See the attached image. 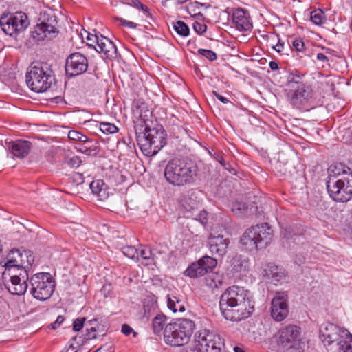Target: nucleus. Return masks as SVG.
<instances>
[{
  "label": "nucleus",
  "instance_id": "aec40b11",
  "mask_svg": "<svg viewBox=\"0 0 352 352\" xmlns=\"http://www.w3.org/2000/svg\"><path fill=\"white\" fill-rule=\"evenodd\" d=\"M232 23L239 31H248L252 28L250 14L243 9H237L233 12Z\"/></svg>",
  "mask_w": 352,
  "mask_h": 352
},
{
  "label": "nucleus",
  "instance_id": "e2e57ef3",
  "mask_svg": "<svg viewBox=\"0 0 352 352\" xmlns=\"http://www.w3.org/2000/svg\"><path fill=\"white\" fill-rule=\"evenodd\" d=\"M300 78H301V77L299 75H295V76L293 75L292 77L290 79V81L291 82H294L297 83L299 85L300 84H301L300 82Z\"/></svg>",
  "mask_w": 352,
  "mask_h": 352
},
{
  "label": "nucleus",
  "instance_id": "49530a36",
  "mask_svg": "<svg viewBox=\"0 0 352 352\" xmlns=\"http://www.w3.org/2000/svg\"><path fill=\"white\" fill-rule=\"evenodd\" d=\"M85 320L86 318L85 317L76 319L73 322V330L75 331H79L81 330L84 326Z\"/></svg>",
  "mask_w": 352,
  "mask_h": 352
},
{
  "label": "nucleus",
  "instance_id": "39448f33",
  "mask_svg": "<svg viewBox=\"0 0 352 352\" xmlns=\"http://www.w3.org/2000/svg\"><path fill=\"white\" fill-rule=\"evenodd\" d=\"M273 231L267 223L256 225L248 229L241 238V243L249 250L265 248L272 241Z\"/></svg>",
  "mask_w": 352,
  "mask_h": 352
},
{
  "label": "nucleus",
  "instance_id": "c756f323",
  "mask_svg": "<svg viewBox=\"0 0 352 352\" xmlns=\"http://www.w3.org/2000/svg\"><path fill=\"white\" fill-rule=\"evenodd\" d=\"M233 270L236 272L246 271L249 268V260L241 255L235 256L232 260Z\"/></svg>",
  "mask_w": 352,
  "mask_h": 352
},
{
  "label": "nucleus",
  "instance_id": "b1692460",
  "mask_svg": "<svg viewBox=\"0 0 352 352\" xmlns=\"http://www.w3.org/2000/svg\"><path fill=\"white\" fill-rule=\"evenodd\" d=\"M32 148V143L29 141L19 140L12 142L11 151L13 155L19 158L25 157Z\"/></svg>",
  "mask_w": 352,
  "mask_h": 352
},
{
  "label": "nucleus",
  "instance_id": "2eb2a0df",
  "mask_svg": "<svg viewBox=\"0 0 352 352\" xmlns=\"http://www.w3.org/2000/svg\"><path fill=\"white\" fill-rule=\"evenodd\" d=\"M230 239L215 230L208 236L207 245L213 256H223L228 250Z\"/></svg>",
  "mask_w": 352,
  "mask_h": 352
},
{
  "label": "nucleus",
  "instance_id": "37998d69",
  "mask_svg": "<svg viewBox=\"0 0 352 352\" xmlns=\"http://www.w3.org/2000/svg\"><path fill=\"white\" fill-rule=\"evenodd\" d=\"M198 53L210 61L214 60L217 58L216 53L210 50L199 49Z\"/></svg>",
  "mask_w": 352,
  "mask_h": 352
},
{
  "label": "nucleus",
  "instance_id": "1a4fd4ad",
  "mask_svg": "<svg viewBox=\"0 0 352 352\" xmlns=\"http://www.w3.org/2000/svg\"><path fill=\"white\" fill-rule=\"evenodd\" d=\"M58 33V21L55 12L52 10L41 12L38 23L32 32V38L36 41L51 40Z\"/></svg>",
  "mask_w": 352,
  "mask_h": 352
},
{
  "label": "nucleus",
  "instance_id": "f704fd0d",
  "mask_svg": "<svg viewBox=\"0 0 352 352\" xmlns=\"http://www.w3.org/2000/svg\"><path fill=\"white\" fill-rule=\"evenodd\" d=\"M157 309V301L153 299L146 300L144 303V316L147 318L154 314Z\"/></svg>",
  "mask_w": 352,
  "mask_h": 352
},
{
  "label": "nucleus",
  "instance_id": "8fccbe9b",
  "mask_svg": "<svg viewBox=\"0 0 352 352\" xmlns=\"http://www.w3.org/2000/svg\"><path fill=\"white\" fill-rule=\"evenodd\" d=\"M87 333L86 334L84 339L89 340H91V339H95L96 338V330L94 327H91L90 329H87Z\"/></svg>",
  "mask_w": 352,
  "mask_h": 352
},
{
  "label": "nucleus",
  "instance_id": "4d7b16f0",
  "mask_svg": "<svg viewBox=\"0 0 352 352\" xmlns=\"http://www.w3.org/2000/svg\"><path fill=\"white\" fill-rule=\"evenodd\" d=\"M316 58L322 62V63H328V62L329 61V58L328 56H327L324 54L323 53H318L316 55Z\"/></svg>",
  "mask_w": 352,
  "mask_h": 352
},
{
  "label": "nucleus",
  "instance_id": "c9c22d12",
  "mask_svg": "<svg viewBox=\"0 0 352 352\" xmlns=\"http://www.w3.org/2000/svg\"><path fill=\"white\" fill-rule=\"evenodd\" d=\"M68 138L71 140L78 141L83 143H91L92 140L79 131L72 130L68 133Z\"/></svg>",
  "mask_w": 352,
  "mask_h": 352
},
{
  "label": "nucleus",
  "instance_id": "bb28decb",
  "mask_svg": "<svg viewBox=\"0 0 352 352\" xmlns=\"http://www.w3.org/2000/svg\"><path fill=\"white\" fill-rule=\"evenodd\" d=\"M167 306L170 310L176 313L177 311L182 313L185 311L184 304L179 298L175 294H168L166 296Z\"/></svg>",
  "mask_w": 352,
  "mask_h": 352
},
{
  "label": "nucleus",
  "instance_id": "680f3d73",
  "mask_svg": "<svg viewBox=\"0 0 352 352\" xmlns=\"http://www.w3.org/2000/svg\"><path fill=\"white\" fill-rule=\"evenodd\" d=\"M283 234L284 238H285V239H289L292 238V234L291 228H286L283 232Z\"/></svg>",
  "mask_w": 352,
  "mask_h": 352
},
{
  "label": "nucleus",
  "instance_id": "cd10ccee",
  "mask_svg": "<svg viewBox=\"0 0 352 352\" xmlns=\"http://www.w3.org/2000/svg\"><path fill=\"white\" fill-rule=\"evenodd\" d=\"M223 275L217 272L207 273L204 278V282L207 287L214 289L219 288L223 284Z\"/></svg>",
  "mask_w": 352,
  "mask_h": 352
},
{
  "label": "nucleus",
  "instance_id": "2f4dec72",
  "mask_svg": "<svg viewBox=\"0 0 352 352\" xmlns=\"http://www.w3.org/2000/svg\"><path fill=\"white\" fill-rule=\"evenodd\" d=\"M311 21L317 25H321L326 23L327 16L321 9L313 10L310 14Z\"/></svg>",
  "mask_w": 352,
  "mask_h": 352
},
{
  "label": "nucleus",
  "instance_id": "e433bc0d",
  "mask_svg": "<svg viewBox=\"0 0 352 352\" xmlns=\"http://www.w3.org/2000/svg\"><path fill=\"white\" fill-rule=\"evenodd\" d=\"M140 256H141L145 261V265H149L153 261H154V257L153 256L152 250L149 247H142L139 253V257Z\"/></svg>",
  "mask_w": 352,
  "mask_h": 352
},
{
  "label": "nucleus",
  "instance_id": "ea45409f",
  "mask_svg": "<svg viewBox=\"0 0 352 352\" xmlns=\"http://www.w3.org/2000/svg\"><path fill=\"white\" fill-rule=\"evenodd\" d=\"M173 28L178 34L182 36H186L189 34V28L184 21H178L174 23Z\"/></svg>",
  "mask_w": 352,
  "mask_h": 352
},
{
  "label": "nucleus",
  "instance_id": "864d4df0",
  "mask_svg": "<svg viewBox=\"0 0 352 352\" xmlns=\"http://www.w3.org/2000/svg\"><path fill=\"white\" fill-rule=\"evenodd\" d=\"M95 352H113L111 345L105 344L98 349Z\"/></svg>",
  "mask_w": 352,
  "mask_h": 352
},
{
  "label": "nucleus",
  "instance_id": "58836bf2",
  "mask_svg": "<svg viewBox=\"0 0 352 352\" xmlns=\"http://www.w3.org/2000/svg\"><path fill=\"white\" fill-rule=\"evenodd\" d=\"M122 253L127 257L138 261L139 252L138 249L133 245H126L122 248Z\"/></svg>",
  "mask_w": 352,
  "mask_h": 352
},
{
  "label": "nucleus",
  "instance_id": "774afa93",
  "mask_svg": "<svg viewBox=\"0 0 352 352\" xmlns=\"http://www.w3.org/2000/svg\"><path fill=\"white\" fill-rule=\"evenodd\" d=\"M89 150H90V146L88 147V146H82L81 148H80L78 149L79 151L83 153H86Z\"/></svg>",
  "mask_w": 352,
  "mask_h": 352
},
{
  "label": "nucleus",
  "instance_id": "7c9ffc66",
  "mask_svg": "<svg viewBox=\"0 0 352 352\" xmlns=\"http://www.w3.org/2000/svg\"><path fill=\"white\" fill-rule=\"evenodd\" d=\"M167 322V317L163 314H157L153 319L152 322L153 330L155 334H159L165 329V324Z\"/></svg>",
  "mask_w": 352,
  "mask_h": 352
},
{
  "label": "nucleus",
  "instance_id": "052dcab7",
  "mask_svg": "<svg viewBox=\"0 0 352 352\" xmlns=\"http://www.w3.org/2000/svg\"><path fill=\"white\" fill-rule=\"evenodd\" d=\"M95 36H98L97 34H91L90 33H88L87 35V41H89L87 43V45H89V43H93L94 45H96V40L95 38Z\"/></svg>",
  "mask_w": 352,
  "mask_h": 352
},
{
  "label": "nucleus",
  "instance_id": "de8ad7c7",
  "mask_svg": "<svg viewBox=\"0 0 352 352\" xmlns=\"http://www.w3.org/2000/svg\"><path fill=\"white\" fill-rule=\"evenodd\" d=\"M81 162L82 161L80 158L78 156H74L66 162L67 165L72 168L78 167Z\"/></svg>",
  "mask_w": 352,
  "mask_h": 352
},
{
  "label": "nucleus",
  "instance_id": "423d86ee",
  "mask_svg": "<svg viewBox=\"0 0 352 352\" xmlns=\"http://www.w3.org/2000/svg\"><path fill=\"white\" fill-rule=\"evenodd\" d=\"M194 328V322L186 318L167 324L164 331V340L171 346H182L190 340Z\"/></svg>",
  "mask_w": 352,
  "mask_h": 352
},
{
  "label": "nucleus",
  "instance_id": "f03ea898",
  "mask_svg": "<svg viewBox=\"0 0 352 352\" xmlns=\"http://www.w3.org/2000/svg\"><path fill=\"white\" fill-rule=\"evenodd\" d=\"M199 168L195 162L173 159L164 169L166 181L174 186H183L195 183L199 179Z\"/></svg>",
  "mask_w": 352,
  "mask_h": 352
},
{
  "label": "nucleus",
  "instance_id": "7ed1b4c3",
  "mask_svg": "<svg viewBox=\"0 0 352 352\" xmlns=\"http://www.w3.org/2000/svg\"><path fill=\"white\" fill-rule=\"evenodd\" d=\"M144 123L143 131L135 129L136 140L143 154L152 157L166 144V133L162 126L151 128L145 120Z\"/></svg>",
  "mask_w": 352,
  "mask_h": 352
},
{
  "label": "nucleus",
  "instance_id": "6ab92c4d",
  "mask_svg": "<svg viewBox=\"0 0 352 352\" xmlns=\"http://www.w3.org/2000/svg\"><path fill=\"white\" fill-rule=\"evenodd\" d=\"M96 45L89 43V46L93 47L98 52L104 54L109 59H115L118 56L117 47L113 41L102 35L95 36Z\"/></svg>",
  "mask_w": 352,
  "mask_h": 352
},
{
  "label": "nucleus",
  "instance_id": "393cba45",
  "mask_svg": "<svg viewBox=\"0 0 352 352\" xmlns=\"http://www.w3.org/2000/svg\"><path fill=\"white\" fill-rule=\"evenodd\" d=\"M182 204L186 211L191 214L199 209L200 201L195 191H189L182 199Z\"/></svg>",
  "mask_w": 352,
  "mask_h": 352
},
{
  "label": "nucleus",
  "instance_id": "0e129e2a",
  "mask_svg": "<svg viewBox=\"0 0 352 352\" xmlns=\"http://www.w3.org/2000/svg\"><path fill=\"white\" fill-rule=\"evenodd\" d=\"M269 65H270V68L273 71L278 69V65L275 61H270L269 63Z\"/></svg>",
  "mask_w": 352,
  "mask_h": 352
},
{
  "label": "nucleus",
  "instance_id": "9d476101",
  "mask_svg": "<svg viewBox=\"0 0 352 352\" xmlns=\"http://www.w3.org/2000/svg\"><path fill=\"white\" fill-rule=\"evenodd\" d=\"M30 293L35 298L41 301L50 298L54 291L55 282L50 273H37L30 278Z\"/></svg>",
  "mask_w": 352,
  "mask_h": 352
},
{
  "label": "nucleus",
  "instance_id": "412c9836",
  "mask_svg": "<svg viewBox=\"0 0 352 352\" xmlns=\"http://www.w3.org/2000/svg\"><path fill=\"white\" fill-rule=\"evenodd\" d=\"M30 252L24 251L21 253L18 249L14 248L10 250L9 254L7 256V261L4 263L3 266L5 268L10 267H19L22 266L25 264V262L23 259L24 257H26L28 259L26 262L28 265H30V260L28 258Z\"/></svg>",
  "mask_w": 352,
  "mask_h": 352
},
{
  "label": "nucleus",
  "instance_id": "c85d7f7f",
  "mask_svg": "<svg viewBox=\"0 0 352 352\" xmlns=\"http://www.w3.org/2000/svg\"><path fill=\"white\" fill-rule=\"evenodd\" d=\"M206 274L205 270H204L199 261L192 263L184 272L186 276L193 278L204 276Z\"/></svg>",
  "mask_w": 352,
  "mask_h": 352
},
{
  "label": "nucleus",
  "instance_id": "5701e85b",
  "mask_svg": "<svg viewBox=\"0 0 352 352\" xmlns=\"http://www.w3.org/2000/svg\"><path fill=\"white\" fill-rule=\"evenodd\" d=\"M263 275L272 282L278 283L285 278V272L282 267L269 263L263 270Z\"/></svg>",
  "mask_w": 352,
  "mask_h": 352
},
{
  "label": "nucleus",
  "instance_id": "f3484780",
  "mask_svg": "<svg viewBox=\"0 0 352 352\" xmlns=\"http://www.w3.org/2000/svg\"><path fill=\"white\" fill-rule=\"evenodd\" d=\"M288 296L285 292L276 294L271 303V316L276 321L283 320L288 315Z\"/></svg>",
  "mask_w": 352,
  "mask_h": 352
},
{
  "label": "nucleus",
  "instance_id": "dca6fc26",
  "mask_svg": "<svg viewBox=\"0 0 352 352\" xmlns=\"http://www.w3.org/2000/svg\"><path fill=\"white\" fill-rule=\"evenodd\" d=\"M300 328L294 324L287 325L278 332V344L283 347L293 348L300 340Z\"/></svg>",
  "mask_w": 352,
  "mask_h": 352
},
{
  "label": "nucleus",
  "instance_id": "6e6552de",
  "mask_svg": "<svg viewBox=\"0 0 352 352\" xmlns=\"http://www.w3.org/2000/svg\"><path fill=\"white\" fill-rule=\"evenodd\" d=\"M27 266L10 267L5 268L2 274L5 287L13 295H23L28 289L29 280Z\"/></svg>",
  "mask_w": 352,
  "mask_h": 352
},
{
  "label": "nucleus",
  "instance_id": "a211bd4d",
  "mask_svg": "<svg viewBox=\"0 0 352 352\" xmlns=\"http://www.w3.org/2000/svg\"><path fill=\"white\" fill-rule=\"evenodd\" d=\"M311 87L300 84L294 92L287 94V100L294 107L301 109L312 97Z\"/></svg>",
  "mask_w": 352,
  "mask_h": 352
},
{
  "label": "nucleus",
  "instance_id": "ddd939ff",
  "mask_svg": "<svg viewBox=\"0 0 352 352\" xmlns=\"http://www.w3.org/2000/svg\"><path fill=\"white\" fill-rule=\"evenodd\" d=\"M195 347L199 352H221L223 342L219 335L204 329L195 336Z\"/></svg>",
  "mask_w": 352,
  "mask_h": 352
},
{
  "label": "nucleus",
  "instance_id": "69168bd1",
  "mask_svg": "<svg viewBox=\"0 0 352 352\" xmlns=\"http://www.w3.org/2000/svg\"><path fill=\"white\" fill-rule=\"evenodd\" d=\"M141 3H142L140 1V0H131L130 5L138 9L140 8Z\"/></svg>",
  "mask_w": 352,
  "mask_h": 352
},
{
  "label": "nucleus",
  "instance_id": "4c0bfd02",
  "mask_svg": "<svg viewBox=\"0 0 352 352\" xmlns=\"http://www.w3.org/2000/svg\"><path fill=\"white\" fill-rule=\"evenodd\" d=\"M187 217H190L200 222L203 226L206 225L208 221V213L205 210H197L195 213L187 214Z\"/></svg>",
  "mask_w": 352,
  "mask_h": 352
},
{
  "label": "nucleus",
  "instance_id": "bf43d9fd",
  "mask_svg": "<svg viewBox=\"0 0 352 352\" xmlns=\"http://www.w3.org/2000/svg\"><path fill=\"white\" fill-rule=\"evenodd\" d=\"M213 94L216 96V98L218 100H219L221 102H223V104H227V103H228L230 102L229 100L227 98L221 96L219 93H217L216 91H214Z\"/></svg>",
  "mask_w": 352,
  "mask_h": 352
},
{
  "label": "nucleus",
  "instance_id": "6e6d98bb",
  "mask_svg": "<svg viewBox=\"0 0 352 352\" xmlns=\"http://www.w3.org/2000/svg\"><path fill=\"white\" fill-rule=\"evenodd\" d=\"M273 49H274L277 52H280L283 51L284 47V43L280 41V38H278V43L276 45H272Z\"/></svg>",
  "mask_w": 352,
  "mask_h": 352
},
{
  "label": "nucleus",
  "instance_id": "c03bdc74",
  "mask_svg": "<svg viewBox=\"0 0 352 352\" xmlns=\"http://www.w3.org/2000/svg\"><path fill=\"white\" fill-rule=\"evenodd\" d=\"M292 47L298 52H303L305 50V44L301 38H296L292 42Z\"/></svg>",
  "mask_w": 352,
  "mask_h": 352
},
{
  "label": "nucleus",
  "instance_id": "0eeeda50",
  "mask_svg": "<svg viewBox=\"0 0 352 352\" xmlns=\"http://www.w3.org/2000/svg\"><path fill=\"white\" fill-rule=\"evenodd\" d=\"M322 341L327 344L336 343L340 352H352V335L333 323L322 325L320 329Z\"/></svg>",
  "mask_w": 352,
  "mask_h": 352
},
{
  "label": "nucleus",
  "instance_id": "603ef678",
  "mask_svg": "<svg viewBox=\"0 0 352 352\" xmlns=\"http://www.w3.org/2000/svg\"><path fill=\"white\" fill-rule=\"evenodd\" d=\"M188 0H163L162 5L164 6H167L169 2H171L175 6H178L183 4L188 1Z\"/></svg>",
  "mask_w": 352,
  "mask_h": 352
},
{
  "label": "nucleus",
  "instance_id": "a18cd8bd",
  "mask_svg": "<svg viewBox=\"0 0 352 352\" xmlns=\"http://www.w3.org/2000/svg\"><path fill=\"white\" fill-rule=\"evenodd\" d=\"M193 30L199 34L204 33L207 30V25L204 23L195 21L193 25Z\"/></svg>",
  "mask_w": 352,
  "mask_h": 352
},
{
  "label": "nucleus",
  "instance_id": "a19ab883",
  "mask_svg": "<svg viewBox=\"0 0 352 352\" xmlns=\"http://www.w3.org/2000/svg\"><path fill=\"white\" fill-rule=\"evenodd\" d=\"M100 130L104 134H113L118 131V128L110 122H101L100 124Z\"/></svg>",
  "mask_w": 352,
  "mask_h": 352
},
{
  "label": "nucleus",
  "instance_id": "5fc2aeb1",
  "mask_svg": "<svg viewBox=\"0 0 352 352\" xmlns=\"http://www.w3.org/2000/svg\"><path fill=\"white\" fill-rule=\"evenodd\" d=\"M133 331V329L127 324L122 326V332L126 336H129Z\"/></svg>",
  "mask_w": 352,
  "mask_h": 352
},
{
  "label": "nucleus",
  "instance_id": "f257e3e1",
  "mask_svg": "<svg viewBox=\"0 0 352 352\" xmlns=\"http://www.w3.org/2000/svg\"><path fill=\"white\" fill-rule=\"evenodd\" d=\"M219 307L226 320L239 322L249 318L253 313L254 301L248 290L233 285L221 294Z\"/></svg>",
  "mask_w": 352,
  "mask_h": 352
},
{
  "label": "nucleus",
  "instance_id": "4468645a",
  "mask_svg": "<svg viewBox=\"0 0 352 352\" xmlns=\"http://www.w3.org/2000/svg\"><path fill=\"white\" fill-rule=\"evenodd\" d=\"M88 68L87 58L80 52L73 53L66 60L65 72L74 77L85 73Z\"/></svg>",
  "mask_w": 352,
  "mask_h": 352
},
{
  "label": "nucleus",
  "instance_id": "4be33fe9",
  "mask_svg": "<svg viewBox=\"0 0 352 352\" xmlns=\"http://www.w3.org/2000/svg\"><path fill=\"white\" fill-rule=\"evenodd\" d=\"M328 180L334 178L335 180L339 179L352 178V172L351 169L342 163L332 164L328 168Z\"/></svg>",
  "mask_w": 352,
  "mask_h": 352
},
{
  "label": "nucleus",
  "instance_id": "79ce46f5",
  "mask_svg": "<svg viewBox=\"0 0 352 352\" xmlns=\"http://www.w3.org/2000/svg\"><path fill=\"white\" fill-rule=\"evenodd\" d=\"M151 250L155 260L159 256L166 254L168 252V248L165 244L159 243L155 245Z\"/></svg>",
  "mask_w": 352,
  "mask_h": 352
},
{
  "label": "nucleus",
  "instance_id": "a878e982",
  "mask_svg": "<svg viewBox=\"0 0 352 352\" xmlns=\"http://www.w3.org/2000/svg\"><path fill=\"white\" fill-rule=\"evenodd\" d=\"M90 188L93 194L96 195L98 199L104 201L108 198L109 193L104 188V183L102 180H94L90 184Z\"/></svg>",
  "mask_w": 352,
  "mask_h": 352
},
{
  "label": "nucleus",
  "instance_id": "3c124183",
  "mask_svg": "<svg viewBox=\"0 0 352 352\" xmlns=\"http://www.w3.org/2000/svg\"><path fill=\"white\" fill-rule=\"evenodd\" d=\"M117 20L120 21L123 25L126 26L129 28L133 29L137 27V24L133 21H129L122 18H117Z\"/></svg>",
  "mask_w": 352,
  "mask_h": 352
},
{
  "label": "nucleus",
  "instance_id": "20e7f679",
  "mask_svg": "<svg viewBox=\"0 0 352 352\" xmlns=\"http://www.w3.org/2000/svg\"><path fill=\"white\" fill-rule=\"evenodd\" d=\"M54 82L53 71L47 63H33L27 71V85L35 92L46 91Z\"/></svg>",
  "mask_w": 352,
  "mask_h": 352
},
{
  "label": "nucleus",
  "instance_id": "09e8293b",
  "mask_svg": "<svg viewBox=\"0 0 352 352\" xmlns=\"http://www.w3.org/2000/svg\"><path fill=\"white\" fill-rule=\"evenodd\" d=\"M64 320H65L64 316L59 315L57 317L56 321L54 322L53 323L50 324V327H51L52 329H56V328L60 327V325L63 322Z\"/></svg>",
  "mask_w": 352,
  "mask_h": 352
},
{
  "label": "nucleus",
  "instance_id": "72a5a7b5",
  "mask_svg": "<svg viewBox=\"0 0 352 352\" xmlns=\"http://www.w3.org/2000/svg\"><path fill=\"white\" fill-rule=\"evenodd\" d=\"M198 261L201 264L206 274L208 273L209 271H212L217 265V259L209 256H204Z\"/></svg>",
  "mask_w": 352,
  "mask_h": 352
},
{
  "label": "nucleus",
  "instance_id": "f8f14e48",
  "mask_svg": "<svg viewBox=\"0 0 352 352\" xmlns=\"http://www.w3.org/2000/svg\"><path fill=\"white\" fill-rule=\"evenodd\" d=\"M327 189L332 199L336 202H346L352 198V178H332L327 181Z\"/></svg>",
  "mask_w": 352,
  "mask_h": 352
},
{
  "label": "nucleus",
  "instance_id": "338daca9",
  "mask_svg": "<svg viewBox=\"0 0 352 352\" xmlns=\"http://www.w3.org/2000/svg\"><path fill=\"white\" fill-rule=\"evenodd\" d=\"M216 160H217V162H219L222 166H226V162H225L224 159L223 158V157H221V156H219V155H218V156L216 157Z\"/></svg>",
  "mask_w": 352,
  "mask_h": 352
},
{
  "label": "nucleus",
  "instance_id": "13d9d810",
  "mask_svg": "<svg viewBox=\"0 0 352 352\" xmlns=\"http://www.w3.org/2000/svg\"><path fill=\"white\" fill-rule=\"evenodd\" d=\"M139 9L142 10L144 12L146 16H147V17H151L152 16V14L150 12V10H149L148 8L146 5H144L143 3H141V6H140Z\"/></svg>",
  "mask_w": 352,
  "mask_h": 352
},
{
  "label": "nucleus",
  "instance_id": "473e14b6",
  "mask_svg": "<svg viewBox=\"0 0 352 352\" xmlns=\"http://www.w3.org/2000/svg\"><path fill=\"white\" fill-rule=\"evenodd\" d=\"M232 212L237 217H243L248 214V206L245 203L235 201L231 208Z\"/></svg>",
  "mask_w": 352,
  "mask_h": 352
},
{
  "label": "nucleus",
  "instance_id": "9b49d317",
  "mask_svg": "<svg viewBox=\"0 0 352 352\" xmlns=\"http://www.w3.org/2000/svg\"><path fill=\"white\" fill-rule=\"evenodd\" d=\"M27 14L23 12L4 13L0 17V26L3 32L9 36L23 32L29 25Z\"/></svg>",
  "mask_w": 352,
  "mask_h": 352
}]
</instances>
